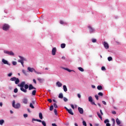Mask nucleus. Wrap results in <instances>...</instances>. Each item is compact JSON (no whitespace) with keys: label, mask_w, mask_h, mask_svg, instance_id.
Returning a JSON list of instances; mask_svg holds the SVG:
<instances>
[{"label":"nucleus","mask_w":126,"mask_h":126,"mask_svg":"<svg viewBox=\"0 0 126 126\" xmlns=\"http://www.w3.org/2000/svg\"><path fill=\"white\" fill-rule=\"evenodd\" d=\"M19 87H20V90L24 93H27V89L29 88V86L28 84H25V82H22L20 84L18 85Z\"/></svg>","instance_id":"f257e3e1"},{"label":"nucleus","mask_w":126,"mask_h":126,"mask_svg":"<svg viewBox=\"0 0 126 126\" xmlns=\"http://www.w3.org/2000/svg\"><path fill=\"white\" fill-rule=\"evenodd\" d=\"M12 107L15 109H19L21 107V105L19 103H17L15 104V100H13L12 102Z\"/></svg>","instance_id":"f03ea898"},{"label":"nucleus","mask_w":126,"mask_h":126,"mask_svg":"<svg viewBox=\"0 0 126 126\" xmlns=\"http://www.w3.org/2000/svg\"><path fill=\"white\" fill-rule=\"evenodd\" d=\"M88 28L89 29L90 34H94L96 32V30L94 28L92 27L91 26H88Z\"/></svg>","instance_id":"7ed1b4c3"},{"label":"nucleus","mask_w":126,"mask_h":126,"mask_svg":"<svg viewBox=\"0 0 126 126\" xmlns=\"http://www.w3.org/2000/svg\"><path fill=\"white\" fill-rule=\"evenodd\" d=\"M10 81H15V84H18L19 82H20V80L18 78H16V77H13L10 79Z\"/></svg>","instance_id":"20e7f679"},{"label":"nucleus","mask_w":126,"mask_h":126,"mask_svg":"<svg viewBox=\"0 0 126 126\" xmlns=\"http://www.w3.org/2000/svg\"><path fill=\"white\" fill-rule=\"evenodd\" d=\"M3 53H4V54H5L6 55H8V56H11V57H13V56H14V53H13V52H12V51L4 50Z\"/></svg>","instance_id":"39448f33"},{"label":"nucleus","mask_w":126,"mask_h":126,"mask_svg":"<svg viewBox=\"0 0 126 126\" xmlns=\"http://www.w3.org/2000/svg\"><path fill=\"white\" fill-rule=\"evenodd\" d=\"M2 29L4 30V31H7V30L9 29V25L6 24H4L2 27Z\"/></svg>","instance_id":"423d86ee"},{"label":"nucleus","mask_w":126,"mask_h":126,"mask_svg":"<svg viewBox=\"0 0 126 126\" xmlns=\"http://www.w3.org/2000/svg\"><path fill=\"white\" fill-rule=\"evenodd\" d=\"M2 63L4 64H7V65H9V66L10 65V63H8V61H7V60H5L4 59H2Z\"/></svg>","instance_id":"0eeeda50"},{"label":"nucleus","mask_w":126,"mask_h":126,"mask_svg":"<svg viewBox=\"0 0 126 126\" xmlns=\"http://www.w3.org/2000/svg\"><path fill=\"white\" fill-rule=\"evenodd\" d=\"M56 53H57V48L56 47H54L52 50V56H56Z\"/></svg>","instance_id":"6e6552de"},{"label":"nucleus","mask_w":126,"mask_h":126,"mask_svg":"<svg viewBox=\"0 0 126 126\" xmlns=\"http://www.w3.org/2000/svg\"><path fill=\"white\" fill-rule=\"evenodd\" d=\"M103 45L105 49H106V50H107V49H109V44H108V43L106 42V41H104L103 42Z\"/></svg>","instance_id":"1a4fd4ad"},{"label":"nucleus","mask_w":126,"mask_h":126,"mask_svg":"<svg viewBox=\"0 0 126 126\" xmlns=\"http://www.w3.org/2000/svg\"><path fill=\"white\" fill-rule=\"evenodd\" d=\"M78 111L81 114V115H83V113H84V111L83 110V108L81 107H78Z\"/></svg>","instance_id":"9d476101"},{"label":"nucleus","mask_w":126,"mask_h":126,"mask_svg":"<svg viewBox=\"0 0 126 126\" xmlns=\"http://www.w3.org/2000/svg\"><path fill=\"white\" fill-rule=\"evenodd\" d=\"M19 58L20 59V61H22V62H27V59L22 56H19Z\"/></svg>","instance_id":"9b49d317"},{"label":"nucleus","mask_w":126,"mask_h":126,"mask_svg":"<svg viewBox=\"0 0 126 126\" xmlns=\"http://www.w3.org/2000/svg\"><path fill=\"white\" fill-rule=\"evenodd\" d=\"M28 70L30 71V72H35V70L34 69V68H31L30 67H28Z\"/></svg>","instance_id":"f8f14e48"},{"label":"nucleus","mask_w":126,"mask_h":126,"mask_svg":"<svg viewBox=\"0 0 126 126\" xmlns=\"http://www.w3.org/2000/svg\"><path fill=\"white\" fill-rule=\"evenodd\" d=\"M23 103L25 104H28V99L27 98H24L23 99Z\"/></svg>","instance_id":"ddd939ff"},{"label":"nucleus","mask_w":126,"mask_h":126,"mask_svg":"<svg viewBox=\"0 0 126 126\" xmlns=\"http://www.w3.org/2000/svg\"><path fill=\"white\" fill-rule=\"evenodd\" d=\"M32 89H36V88L33 87L32 84H30L29 86V90H32Z\"/></svg>","instance_id":"4468645a"},{"label":"nucleus","mask_w":126,"mask_h":126,"mask_svg":"<svg viewBox=\"0 0 126 126\" xmlns=\"http://www.w3.org/2000/svg\"><path fill=\"white\" fill-rule=\"evenodd\" d=\"M60 23L62 25H67V23L63 21V20H61L60 22Z\"/></svg>","instance_id":"2eb2a0df"},{"label":"nucleus","mask_w":126,"mask_h":126,"mask_svg":"<svg viewBox=\"0 0 126 126\" xmlns=\"http://www.w3.org/2000/svg\"><path fill=\"white\" fill-rule=\"evenodd\" d=\"M37 80H38L39 82H40V83H43L44 82V81H45V80L44 79H42L41 78H37Z\"/></svg>","instance_id":"dca6fc26"},{"label":"nucleus","mask_w":126,"mask_h":126,"mask_svg":"<svg viewBox=\"0 0 126 126\" xmlns=\"http://www.w3.org/2000/svg\"><path fill=\"white\" fill-rule=\"evenodd\" d=\"M56 85L57 86H58V87H62V86H63V84H62V83L60 82H57L56 83Z\"/></svg>","instance_id":"f3484780"},{"label":"nucleus","mask_w":126,"mask_h":126,"mask_svg":"<svg viewBox=\"0 0 126 126\" xmlns=\"http://www.w3.org/2000/svg\"><path fill=\"white\" fill-rule=\"evenodd\" d=\"M67 111L69 114H70V115H72V116H73V112H72V109H68Z\"/></svg>","instance_id":"a211bd4d"},{"label":"nucleus","mask_w":126,"mask_h":126,"mask_svg":"<svg viewBox=\"0 0 126 126\" xmlns=\"http://www.w3.org/2000/svg\"><path fill=\"white\" fill-rule=\"evenodd\" d=\"M116 122L117 123V125H118V126H120V125H121V121H120L119 118L116 119Z\"/></svg>","instance_id":"6ab92c4d"},{"label":"nucleus","mask_w":126,"mask_h":126,"mask_svg":"<svg viewBox=\"0 0 126 126\" xmlns=\"http://www.w3.org/2000/svg\"><path fill=\"white\" fill-rule=\"evenodd\" d=\"M63 91L64 92H66L67 91V88L66 87V86L63 85Z\"/></svg>","instance_id":"aec40b11"},{"label":"nucleus","mask_w":126,"mask_h":126,"mask_svg":"<svg viewBox=\"0 0 126 126\" xmlns=\"http://www.w3.org/2000/svg\"><path fill=\"white\" fill-rule=\"evenodd\" d=\"M59 98H60V99H63V93H60L59 94Z\"/></svg>","instance_id":"412c9836"},{"label":"nucleus","mask_w":126,"mask_h":126,"mask_svg":"<svg viewBox=\"0 0 126 126\" xmlns=\"http://www.w3.org/2000/svg\"><path fill=\"white\" fill-rule=\"evenodd\" d=\"M97 89L98 90H102V89H103V87H102V86L99 85L97 87Z\"/></svg>","instance_id":"4be33fe9"},{"label":"nucleus","mask_w":126,"mask_h":126,"mask_svg":"<svg viewBox=\"0 0 126 126\" xmlns=\"http://www.w3.org/2000/svg\"><path fill=\"white\" fill-rule=\"evenodd\" d=\"M97 115L98 117V118H99V119H100V120H102L103 118H102V116H101V114H100V113L99 112H97Z\"/></svg>","instance_id":"5701e85b"},{"label":"nucleus","mask_w":126,"mask_h":126,"mask_svg":"<svg viewBox=\"0 0 126 126\" xmlns=\"http://www.w3.org/2000/svg\"><path fill=\"white\" fill-rule=\"evenodd\" d=\"M18 63H21V64H22V66L24 67V62H23V61L19 60L18 61Z\"/></svg>","instance_id":"b1692460"},{"label":"nucleus","mask_w":126,"mask_h":126,"mask_svg":"<svg viewBox=\"0 0 126 126\" xmlns=\"http://www.w3.org/2000/svg\"><path fill=\"white\" fill-rule=\"evenodd\" d=\"M89 102H92L93 101V98H92V96H90L88 97Z\"/></svg>","instance_id":"393cba45"},{"label":"nucleus","mask_w":126,"mask_h":126,"mask_svg":"<svg viewBox=\"0 0 126 126\" xmlns=\"http://www.w3.org/2000/svg\"><path fill=\"white\" fill-rule=\"evenodd\" d=\"M39 119H40V120H42L43 119V114H42V113L40 112L39 113Z\"/></svg>","instance_id":"a878e982"},{"label":"nucleus","mask_w":126,"mask_h":126,"mask_svg":"<svg viewBox=\"0 0 126 126\" xmlns=\"http://www.w3.org/2000/svg\"><path fill=\"white\" fill-rule=\"evenodd\" d=\"M61 47L62 49H64V48H65V44H64V43L61 44Z\"/></svg>","instance_id":"bb28decb"},{"label":"nucleus","mask_w":126,"mask_h":126,"mask_svg":"<svg viewBox=\"0 0 126 126\" xmlns=\"http://www.w3.org/2000/svg\"><path fill=\"white\" fill-rule=\"evenodd\" d=\"M78 69H79V70H80V71H82V72L84 71V69H83V68H82L81 67H78Z\"/></svg>","instance_id":"cd10ccee"},{"label":"nucleus","mask_w":126,"mask_h":126,"mask_svg":"<svg viewBox=\"0 0 126 126\" xmlns=\"http://www.w3.org/2000/svg\"><path fill=\"white\" fill-rule=\"evenodd\" d=\"M4 123V120H0V126H2V125H3Z\"/></svg>","instance_id":"c85d7f7f"},{"label":"nucleus","mask_w":126,"mask_h":126,"mask_svg":"<svg viewBox=\"0 0 126 126\" xmlns=\"http://www.w3.org/2000/svg\"><path fill=\"white\" fill-rule=\"evenodd\" d=\"M36 90L32 91V96H35V95H36Z\"/></svg>","instance_id":"c756f323"},{"label":"nucleus","mask_w":126,"mask_h":126,"mask_svg":"<svg viewBox=\"0 0 126 126\" xmlns=\"http://www.w3.org/2000/svg\"><path fill=\"white\" fill-rule=\"evenodd\" d=\"M34 72H35V73H36V74H44L43 72H38V71H36V70H35V71H34Z\"/></svg>","instance_id":"7c9ffc66"},{"label":"nucleus","mask_w":126,"mask_h":126,"mask_svg":"<svg viewBox=\"0 0 126 126\" xmlns=\"http://www.w3.org/2000/svg\"><path fill=\"white\" fill-rule=\"evenodd\" d=\"M41 124L42 125V126H47V124H46V122L43 121L41 122Z\"/></svg>","instance_id":"2f4dec72"},{"label":"nucleus","mask_w":126,"mask_h":126,"mask_svg":"<svg viewBox=\"0 0 126 126\" xmlns=\"http://www.w3.org/2000/svg\"><path fill=\"white\" fill-rule=\"evenodd\" d=\"M92 43H96V42H97V39H96L95 38H92Z\"/></svg>","instance_id":"473e14b6"},{"label":"nucleus","mask_w":126,"mask_h":126,"mask_svg":"<svg viewBox=\"0 0 126 126\" xmlns=\"http://www.w3.org/2000/svg\"><path fill=\"white\" fill-rule=\"evenodd\" d=\"M90 103H91V104L92 105H94V106H97V104H96L95 103V101H93V100H92V101H91Z\"/></svg>","instance_id":"72a5a7b5"},{"label":"nucleus","mask_w":126,"mask_h":126,"mask_svg":"<svg viewBox=\"0 0 126 126\" xmlns=\"http://www.w3.org/2000/svg\"><path fill=\"white\" fill-rule=\"evenodd\" d=\"M110 121H109V119H106L104 120V124H109Z\"/></svg>","instance_id":"f704fd0d"},{"label":"nucleus","mask_w":126,"mask_h":126,"mask_svg":"<svg viewBox=\"0 0 126 126\" xmlns=\"http://www.w3.org/2000/svg\"><path fill=\"white\" fill-rule=\"evenodd\" d=\"M30 108H32V109H34V108H35L34 107V106L33 105V103H30Z\"/></svg>","instance_id":"c9c22d12"},{"label":"nucleus","mask_w":126,"mask_h":126,"mask_svg":"<svg viewBox=\"0 0 126 126\" xmlns=\"http://www.w3.org/2000/svg\"><path fill=\"white\" fill-rule=\"evenodd\" d=\"M22 72L24 73L25 75H27V72H26L25 70H22Z\"/></svg>","instance_id":"e433bc0d"},{"label":"nucleus","mask_w":126,"mask_h":126,"mask_svg":"<svg viewBox=\"0 0 126 126\" xmlns=\"http://www.w3.org/2000/svg\"><path fill=\"white\" fill-rule=\"evenodd\" d=\"M108 62H111V61H113V58H112V57H109L108 58Z\"/></svg>","instance_id":"4c0bfd02"},{"label":"nucleus","mask_w":126,"mask_h":126,"mask_svg":"<svg viewBox=\"0 0 126 126\" xmlns=\"http://www.w3.org/2000/svg\"><path fill=\"white\" fill-rule=\"evenodd\" d=\"M54 109V105H51L49 108L50 111H53Z\"/></svg>","instance_id":"58836bf2"},{"label":"nucleus","mask_w":126,"mask_h":126,"mask_svg":"<svg viewBox=\"0 0 126 126\" xmlns=\"http://www.w3.org/2000/svg\"><path fill=\"white\" fill-rule=\"evenodd\" d=\"M12 63L13 65H16V64H17V62H16L15 61H13L12 62Z\"/></svg>","instance_id":"ea45409f"},{"label":"nucleus","mask_w":126,"mask_h":126,"mask_svg":"<svg viewBox=\"0 0 126 126\" xmlns=\"http://www.w3.org/2000/svg\"><path fill=\"white\" fill-rule=\"evenodd\" d=\"M12 76V72H10L7 74V76H8V77H11Z\"/></svg>","instance_id":"a19ab883"},{"label":"nucleus","mask_w":126,"mask_h":126,"mask_svg":"<svg viewBox=\"0 0 126 126\" xmlns=\"http://www.w3.org/2000/svg\"><path fill=\"white\" fill-rule=\"evenodd\" d=\"M54 113L56 116H58V111L57 110V109H54Z\"/></svg>","instance_id":"79ce46f5"},{"label":"nucleus","mask_w":126,"mask_h":126,"mask_svg":"<svg viewBox=\"0 0 126 126\" xmlns=\"http://www.w3.org/2000/svg\"><path fill=\"white\" fill-rule=\"evenodd\" d=\"M14 93H17L18 92V89H17V88H15L14 90Z\"/></svg>","instance_id":"37998d69"},{"label":"nucleus","mask_w":126,"mask_h":126,"mask_svg":"<svg viewBox=\"0 0 126 126\" xmlns=\"http://www.w3.org/2000/svg\"><path fill=\"white\" fill-rule=\"evenodd\" d=\"M63 101H64V102H67V101H68V99L66 97H63Z\"/></svg>","instance_id":"c03bdc74"},{"label":"nucleus","mask_w":126,"mask_h":126,"mask_svg":"<svg viewBox=\"0 0 126 126\" xmlns=\"http://www.w3.org/2000/svg\"><path fill=\"white\" fill-rule=\"evenodd\" d=\"M83 125L84 126H87V124H86V122H85V121H83Z\"/></svg>","instance_id":"a18cd8bd"},{"label":"nucleus","mask_w":126,"mask_h":126,"mask_svg":"<svg viewBox=\"0 0 126 126\" xmlns=\"http://www.w3.org/2000/svg\"><path fill=\"white\" fill-rule=\"evenodd\" d=\"M94 97L96 100H99V97L98 96V95H95Z\"/></svg>","instance_id":"49530a36"},{"label":"nucleus","mask_w":126,"mask_h":126,"mask_svg":"<svg viewBox=\"0 0 126 126\" xmlns=\"http://www.w3.org/2000/svg\"><path fill=\"white\" fill-rule=\"evenodd\" d=\"M67 71H68V72H71V71H73V72H75V71H74V70H70V69H68Z\"/></svg>","instance_id":"de8ad7c7"},{"label":"nucleus","mask_w":126,"mask_h":126,"mask_svg":"<svg viewBox=\"0 0 126 126\" xmlns=\"http://www.w3.org/2000/svg\"><path fill=\"white\" fill-rule=\"evenodd\" d=\"M98 95L99 96H103V93H101V92H99V93H98Z\"/></svg>","instance_id":"09e8293b"},{"label":"nucleus","mask_w":126,"mask_h":126,"mask_svg":"<svg viewBox=\"0 0 126 126\" xmlns=\"http://www.w3.org/2000/svg\"><path fill=\"white\" fill-rule=\"evenodd\" d=\"M101 70H106V67H105V66H102Z\"/></svg>","instance_id":"8fccbe9b"},{"label":"nucleus","mask_w":126,"mask_h":126,"mask_svg":"<svg viewBox=\"0 0 126 126\" xmlns=\"http://www.w3.org/2000/svg\"><path fill=\"white\" fill-rule=\"evenodd\" d=\"M32 81H33V83H34V84H37V82L36 81V80H35V79H33L32 80Z\"/></svg>","instance_id":"3c124183"},{"label":"nucleus","mask_w":126,"mask_h":126,"mask_svg":"<svg viewBox=\"0 0 126 126\" xmlns=\"http://www.w3.org/2000/svg\"><path fill=\"white\" fill-rule=\"evenodd\" d=\"M53 105H54V108H58V105H57V104L54 103Z\"/></svg>","instance_id":"603ef678"},{"label":"nucleus","mask_w":126,"mask_h":126,"mask_svg":"<svg viewBox=\"0 0 126 126\" xmlns=\"http://www.w3.org/2000/svg\"><path fill=\"white\" fill-rule=\"evenodd\" d=\"M27 117H28V114H24V118H27Z\"/></svg>","instance_id":"864d4df0"},{"label":"nucleus","mask_w":126,"mask_h":126,"mask_svg":"<svg viewBox=\"0 0 126 126\" xmlns=\"http://www.w3.org/2000/svg\"><path fill=\"white\" fill-rule=\"evenodd\" d=\"M36 122H38L39 123H42V120L40 119H36Z\"/></svg>","instance_id":"5fc2aeb1"},{"label":"nucleus","mask_w":126,"mask_h":126,"mask_svg":"<svg viewBox=\"0 0 126 126\" xmlns=\"http://www.w3.org/2000/svg\"><path fill=\"white\" fill-rule=\"evenodd\" d=\"M102 102V104H103V105H107V103L106 102V101L103 100Z\"/></svg>","instance_id":"6e6d98bb"},{"label":"nucleus","mask_w":126,"mask_h":126,"mask_svg":"<svg viewBox=\"0 0 126 126\" xmlns=\"http://www.w3.org/2000/svg\"><path fill=\"white\" fill-rule=\"evenodd\" d=\"M35 103H36V101L34 100H32V104L33 105H34Z\"/></svg>","instance_id":"4d7b16f0"},{"label":"nucleus","mask_w":126,"mask_h":126,"mask_svg":"<svg viewBox=\"0 0 126 126\" xmlns=\"http://www.w3.org/2000/svg\"><path fill=\"white\" fill-rule=\"evenodd\" d=\"M100 113L101 115V116H103V115H104V114L103 113V112L102 111V110H100Z\"/></svg>","instance_id":"13d9d810"},{"label":"nucleus","mask_w":126,"mask_h":126,"mask_svg":"<svg viewBox=\"0 0 126 126\" xmlns=\"http://www.w3.org/2000/svg\"><path fill=\"white\" fill-rule=\"evenodd\" d=\"M47 101L49 102V103H52V99H48L47 100Z\"/></svg>","instance_id":"bf43d9fd"},{"label":"nucleus","mask_w":126,"mask_h":126,"mask_svg":"<svg viewBox=\"0 0 126 126\" xmlns=\"http://www.w3.org/2000/svg\"><path fill=\"white\" fill-rule=\"evenodd\" d=\"M63 69H64L65 70H67H67H68V68L63 67Z\"/></svg>","instance_id":"052dcab7"},{"label":"nucleus","mask_w":126,"mask_h":126,"mask_svg":"<svg viewBox=\"0 0 126 126\" xmlns=\"http://www.w3.org/2000/svg\"><path fill=\"white\" fill-rule=\"evenodd\" d=\"M71 107L72 109H74V105H73V104H71Z\"/></svg>","instance_id":"680f3d73"},{"label":"nucleus","mask_w":126,"mask_h":126,"mask_svg":"<svg viewBox=\"0 0 126 126\" xmlns=\"http://www.w3.org/2000/svg\"><path fill=\"white\" fill-rule=\"evenodd\" d=\"M78 98H81V95H80V94H78L77 95Z\"/></svg>","instance_id":"e2e57ef3"},{"label":"nucleus","mask_w":126,"mask_h":126,"mask_svg":"<svg viewBox=\"0 0 126 126\" xmlns=\"http://www.w3.org/2000/svg\"><path fill=\"white\" fill-rule=\"evenodd\" d=\"M65 126H69V123L67 122L65 124Z\"/></svg>","instance_id":"0e129e2a"},{"label":"nucleus","mask_w":126,"mask_h":126,"mask_svg":"<svg viewBox=\"0 0 126 126\" xmlns=\"http://www.w3.org/2000/svg\"><path fill=\"white\" fill-rule=\"evenodd\" d=\"M106 126H111V124H110V123H106Z\"/></svg>","instance_id":"69168bd1"},{"label":"nucleus","mask_w":126,"mask_h":126,"mask_svg":"<svg viewBox=\"0 0 126 126\" xmlns=\"http://www.w3.org/2000/svg\"><path fill=\"white\" fill-rule=\"evenodd\" d=\"M112 114H113V115H116L117 113L116 112V111H112Z\"/></svg>","instance_id":"338daca9"},{"label":"nucleus","mask_w":126,"mask_h":126,"mask_svg":"<svg viewBox=\"0 0 126 126\" xmlns=\"http://www.w3.org/2000/svg\"><path fill=\"white\" fill-rule=\"evenodd\" d=\"M94 126H99V124H94Z\"/></svg>","instance_id":"774afa93"}]
</instances>
